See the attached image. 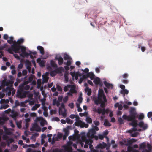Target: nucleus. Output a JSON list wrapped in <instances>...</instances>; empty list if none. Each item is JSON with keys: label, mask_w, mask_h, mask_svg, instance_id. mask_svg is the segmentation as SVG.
<instances>
[{"label": "nucleus", "mask_w": 152, "mask_h": 152, "mask_svg": "<svg viewBox=\"0 0 152 152\" xmlns=\"http://www.w3.org/2000/svg\"><path fill=\"white\" fill-rule=\"evenodd\" d=\"M24 40L23 38L19 39L17 42L15 41V42L12 45L11 48L8 49L7 51L11 54H13V51L15 53H19L20 50L21 49L22 53L20 54V56L22 57H24L23 55H28L29 54L26 52V48L23 46L20 45L24 42Z\"/></svg>", "instance_id": "nucleus-1"}, {"label": "nucleus", "mask_w": 152, "mask_h": 152, "mask_svg": "<svg viewBox=\"0 0 152 152\" xmlns=\"http://www.w3.org/2000/svg\"><path fill=\"white\" fill-rule=\"evenodd\" d=\"M96 133V132L94 129H92L90 130L87 134V137L82 136L81 137V140L80 141V143L81 147L84 146L85 148H88L89 146L90 148H91L92 147V143L93 142L92 139L94 138V135Z\"/></svg>", "instance_id": "nucleus-2"}, {"label": "nucleus", "mask_w": 152, "mask_h": 152, "mask_svg": "<svg viewBox=\"0 0 152 152\" xmlns=\"http://www.w3.org/2000/svg\"><path fill=\"white\" fill-rule=\"evenodd\" d=\"M130 121H131L132 122L129 123V125L132 126L133 127H137L138 125L140 127L142 128L143 130H145L148 128L147 125L145 124L142 121H140L138 124L137 121L135 119H133Z\"/></svg>", "instance_id": "nucleus-3"}, {"label": "nucleus", "mask_w": 152, "mask_h": 152, "mask_svg": "<svg viewBox=\"0 0 152 152\" xmlns=\"http://www.w3.org/2000/svg\"><path fill=\"white\" fill-rule=\"evenodd\" d=\"M28 94L27 91L23 90L22 86H19V88L17 91L16 97L19 98H23L26 97Z\"/></svg>", "instance_id": "nucleus-4"}, {"label": "nucleus", "mask_w": 152, "mask_h": 152, "mask_svg": "<svg viewBox=\"0 0 152 152\" xmlns=\"http://www.w3.org/2000/svg\"><path fill=\"white\" fill-rule=\"evenodd\" d=\"M75 118L76 121V122L74 123L75 126H79L81 128L84 127L87 128L88 127L89 125L88 124H86L80 120V118L78 115L75 116Z\"/></svg>", "instance_id": "nucleus-5"}, {"label": "nucleus", "mask_w": 152, "mask_h": 152, "mask_svg": "<svg viewBox=\"0 0 152 152\" xmlns=\"http://www.w3.org/2000/svg\"><path fill=\"white\" fill-rule=\"evenodd\" d=\"M129 113L130 114L129 115L130 118V120H132L136 118L137 113L134 108L131 107L129 111Z\"/></svg>", "instance_id": "nucleus-6"}, {"label": "nucleus", "mask_w": 152, "mask_h": 152, "mask_svg": "<svg viewBox=\"0 0 152 152\" xmlns=\"http://www.w3.org/2000/svg\"><path fill=\"white\" fill-rule=\"evenodd\" d=\"M70 74L72 76V79H74V77H75V78L76 80H77L78 79V77H80L81 76V74L79 72H70Z\"/></svg>", "instance_id": "nucleus-7"}, {"label": "nucleus", "mask_w": 152, "mask_h": 152, "mask_svg": "<svg viewBox=\"0 0 152 152\" xmlns=\"http://www.w3.org/2000/svg\"><path fill=\"white\" fill-rule=\"evenodd\" d=\"M98 96L99 97V98H100V97H101L105 101V102L107 101L106 96L104 94V93L103 90H99Z\"/></svg>", "instance_id": "nucleus-8"}, {"label": "nucleus", "mask_w": 152, "mask_h": 152, "mask_svg": "<svg viewBox=\"0 0 152 152\" xmlns=\"http://www.w3.org/2000/svg\"><path fill=\"white\" fill-rule=\"evenodd\" d=\"M73 142H69L67 143V146H64V149L67 152H70L72 151V149L69 147V146H70L72 145Z\"/></svg>", "instance_id": "nucleus-9"}, {"label": "nucleus", "mask_w": 152, "mask_h": 152, "mask_svg": "<svg viewBox=\"0 0 152 152\" xmlns=\"http://www.w3.org/2000/svg\"><path fill=\"white\" fill-rule=\"evenodd\" d=\"M69 88H71L69 92L72 94L76 93H77V91L76 90V87L74 85H69L68 86Z\"/></svg>", "instance_id": "nucleus-10"}, {"label": "nucleus", "mask_w": 152, "mask_h": 152, "mask_svg": "<svg viewBox=\"0 0 152 152\" xmlns=\"http://www.w3.org/2000/svg\"><path fill=\"white\" fill-rule=\"evenodd\" d=\"M5 90L6 91H8V90H10L11 91V92L12 91V96H13L14 95L16 91V90L15 89H14V88L12 87V86L7 87Z\"/></svg>", "instance_id": "nucleus-11"}, {"label": "nucleus", "mask_w": 152, "mask_h": 152, "mask_svg": "<svg viewBox=\"0 0 152 152\" xmlns=\"http://www.w3.org/2000/svg\"><path fill=\"white\" fill-rule=\"evenodd\" d=\"M63 108H61V110L60 111V112H59V111H58V112H59V115H62V116L64 118H65L66 116V109H65V110H64V111H63Z\"/></svg>", "instance_id": "nucleus-12"}, {"label": "nucleus", "mask_w": 152, "mask_h": 152, "mask_svg": "<svg viewBox=\"0 0 152 152\" xmlns=\"http://www.w3.org/2000/svg\"><path fill=\"white\" fill-rule=\"evenodd\" d=\"M55 58L58 61V64L59 65H61L63 64L64 61L63 59L60 56H56Z\"/></svg>", "instance_id": "nucleus-13"}, {"label": "nucleus", "mask_w": 152, "mask_h": 152, "mask_svg": "<svg viewBox=\"0 0 152 152\" xmlns=\"http://www.w3.org/2000/svg\"><path fill=\"white\" fill-rule=\"evenodd\" d=\"M147 148H148V149H143L142 152H151V151L152 149V146L149 143H147Z\"/></svg>", "instance_id": "nucleus-14"}, {"label": "nucleus", "mask_w": 152, "mask_h": 152, "mask_svg": "<svg viewBox=\"0 0 152 152\" xmlns=\"http://www.w3.org/2000/svg\"><path fill=\"white\" fill-rule=\"evenodd\" d=\"M104 83L105 86L108 88L113 89V85L110 84L106 81L104 82Z\"/></svg>", "instance_id": "nucleus-15"}, {"label": "nucleus", "mask_w": 152, "mask_h": 152, "mask_svg": "<svg viewBox=\"0 0 152 152\" xmlns=\"http://www.w3.org/2000/svg\"><path fill=\"white\" fill-rule=\"evenodd\" d=\"M137 140V139L132 138L127 141V142L129 143L126 144V145L127 146L130 145L132 144L133 142H136Z\"/></svg>", "instance_id": "nucleus-16"}, {"label": "nucleus", "mask_w": 152, "mask_h": 152, "mask_svg": "<svg viewBox=\"0 0 152 152\" xmlns=\"http://www.w3.org/2000/svg\"><path fill=\"white\" fill-rule=\"evenodd\" d=\"M22 86L23 90V91L28 90L30 88V87L29 85H25V84H22L19 86Z\"/></svg>", "instance_id": "nucleus-17"}, {"label": "nucleus", "mask_w": 152, "mask_h": 152, "mask_svg": "<svg viewBox=\"0 0 152 152\" xmlns=\"http://www.w3.org/2000/svg\"><path fill=\"white\" fill-rule=\"evenodd\" d=\"M37 49L40 51V52L42 55L44 54V51L43 48L40 46H38L37 47Z\"/></svg>", "instance_id": "nucleus-18"}, {"label": "nucleus", "mask_w": 152, "mask_h": 152, "mask_svg": "<svg viewBox=\"0 0 152 152\" xmlns=\"http://www.w3.org/2000/svg\"><path fill=\"white\" fill-rule=\"evenodd\" d=\"M99 97L98 96V99H96V98L94 100V103L98 105L100 103L101 101H102V100L103 99L102 98L100 97V98H99Z\"/></svg>", "instance_id": "nucleus-19"}, {"label": "nucleus", "mask_w": 152, "mask_h": 152, "mask_svg": "<svg viewBox=\"0 0 152 152\" xmlns=\"http://www.w3.org/2000/svg\"><path fill=\"white\" fill-rule=\"evenodd\" d=\"M88 77H89L91 80H93L95 77V75L92 72H90L88 73Z\"/></svg>", "instance_id": "nucleus-20"}, {"label": "nucleus", "mask_w": 152, "mask_h": 152, "mask_svg": "<svg viewBox=\"0 0 152 152\" xmlns=\"http://www.w3.org/2000/svg\"><path fill=\"white\" fill-rule=\"evenodd\" d=\"M120 93L123 95V96H124L125 94H128L129 91L126 89H125L124 90H121L120 91Z\"/></svg>", "instance_id": "nucleus-21"}, {"label": "nucleus", "mask_w": 152, "mask_h": 152, "mask_svg": "<svg viewBox=\"0 0 152 152\" xmlns=\"http://www.w3.org/2000/svg\"><path fill=\"white\" fill-rule=\"evenodd\" d=\"M146 147V144L145 142H143L140 145V149H142V150L143 149H145V148Z\"/></svg>", "instance_id": "nucleus-22"}, {"label": "nucleus", "mask_w": 152, "mask_h": 152, "mask_svg": "<svg viewBox=\"0 0 152 152\" xmlns=\"http://www.w3.org/2000/svg\"><path fill=\"white\" fill-rule=\"evenodd\" d=\"M103 144L100 143L97 145V147L98 148L103 149L106 146V144L104 142H103Z\"/></svg>", "instance_id": "nucleus-23"}, {"label": "nucleus", "mask_w": 152, "mask_h": 152, "mask_svg": "<svg viewBox=\"0 0 152 152\" xmlns=\"http://www.w3.org/2000/svg\"><path fill=\"white\" fill-rule=\"evenodd\" d=\"M1 85L4 88L5 86H8V80H3L1 84Z\"/></svg>", "instance_id": "nucleus-24"}, {"label": "nucleus", "mask_w": 152, "mask_h": 152, "mask_svg": "<svg viewBox=\"0 0 152 152\" xmlns=\"http://www.w3.org/2000/svg\"><path fill=\"white\" fill-rule=\"evenodd\" d=\"M93 82L96 85H97L100 84L101 80L99 78L97 77L94 80Z\"/></svg>", "instance_id": "nucleus-25"}, {"label": "nucleus", "mask_w": 152, "mask_h": 152, "mask_svg": "<svg viewBox=\"0 0 152 152\" xmlns=\"http://www.w3.org/2000/svg\"><path fill=\"white\" fill-rule=\"evenodd\" d=\"M85 91L87 92V95L88 96H90L91 93V89L89 88L88 87H87L85 89Z\"/></svg>", "instance_id": "nucleus-26"}, {"label": "nucleus", "mask_w": 152, "mask_h": 152, "mask_svg": "<svg viewBox=\"0 0 152 152\" xmlns=\"http://www.w3.org/2000/svg\"><path fill=\"white\" fill-rule=\"evenodd\" d=\"M14 141V140L13 139L10 138L7 140L6 141V142L7 145L9 146L10 144L11 143L13 142Z\"/></svg>", "instance_id": "nucleus-27"}, {"label": "nucleus", "mask_w": 152, "mask_h": 152, "mask_svg": "<svg viewBox=\"0 0 152 152\" xmlns=\"http://www.w3.org/2000/svg\"><path fill=\"white\" fill-rule=\"evenodd\" d=\"M56 68L55 69V70L56 72L57 73H60L61 72L62 70H63V68L62 67H59L58 68Z\"/></svg>", "instance_id": "nucleus-28"}, {"label": "nucleus", "mask_w": 152, "mask_h": 152, "mask_svg": "<svg viewBox=\"0 0 152 152\" xmlns=\"http://www.w3.org/2000/svg\"><path fill=\"white\" fill-rule=\"evenodd\" d=\"M68 74L67 72H65L64 75V77L66 83H67L69 81V78L68 76Z\"/></svg>", "instance_id": "nucleus-29"}, {"label": "nucleus", "mask_w": 152, "mask_h": 152, "mask_svg": "<svg viewBox=\"0 0 152 152\" xmlns=\"http://www.w3.org/2000/svg\"><path fill=\"white\" fill-rule=\"evenodd\" d=\"M9 107V105L7 104H3L1 105L0 107V109H6Z\"/></svg>", "instance_id": "nucleus-30"}, {"label": "nucleus", "mask_w": 152, "mask_h": 152, "mask_svg": "<svg viewBox=\"0 0 152 152\" xmlns=\"http://www.w3.org/2000/svg\"><path fill=\"white\" fill-rule=\"evenodd\" d=\"M66 121L67 123L70 124H72L73 122V121L70 119L68 117L66 118Z\"/></svg>", "instance_id": "nucleus-31"}, {"label": "nucleus", "mask_w": 152, "mask_h": 152, "mask_svg": "<svg viewBox=\"0 0 152 152\" xmlns=\"http://www.w3.org/2000/svg\"><path fill=\"white\" fill-rule=\"evenodd\" d=\"M64 134L66 135V136H68L69 134V129L68 128H64Z\"/></svg>", "instance_id": "nucleus-32"}, {"label": "nucleus", "mask_w": 152, "mask_h": 152, "mask_svg": "<svg viewBox=\"0 0 152 152\" xmlns=\"http://www.w3.org/2000/svg\"><path fill=\"white\" fill-rule=\"evenodd\" d=\"M104 125L105 126H111V124L108 121L106 120L104 123Z\"/></svg>", "instance_id": "nucleus-33"}, {"label": "nucleus", "mask_w": 152, "mask_h": 152, "mask_svg": "<svg viewBox=\"0 0 152 152\" xmlns=\"http://www.w3.org/2000/svg\"><path fill=\"white\" fill-rule=\"evenodd\" d=\"M122 118L124 120H126L128 121H130V118L129 116V115L127 116L126 115H124L122 116Z\"/></svg>", "instance_id": "nucleus-34"}, {"label": "nucleus", "mask_w": 152, "mask_h": 152, "mask_svg": "<svg viewBox=\"0 0 152 152\" xmlns=\"http://www.w3.org/2000/svg\"><path fill=\"white\" fill-rule=\"evenodd\" d=\"M33 129H31V131H33L34 130H36V129L38 127V126L37 124H35L33 126Z\"/></svg>", "instance_id": "nucleus-35"}, {"label": "nucleus", "mask_w": 152, "mask_h": 152, "mask_svg": "<svg viewBox=\"0 0 152 152\" xmlns=\"http://www.w3.org/2000/svg\"><path fill=\"white\" fill-rule=\"evenodd\" d=\"M86 121L89 124H91L92 122V119L89 117H87L86 118Z\"/></svg>", "instance_id": "nucleus-36"}, {"label": "nucleus", "mask_w": 152, "mask_h": 152, "mask_svg": "<svg viewBox=\"0 0 152 152\" xmlns=\"http://www.w3.org/2000/svg\"><path fill=\"white\" fill-rule=\"evenodd\" d=\"M107 101L105 102V101L104 100H103L102 99V101L100 103H101L100 104V107L103 108H104L105 106V102H106Z\"/></svg>", "instance_id": "nucleus-37"}, {"label": "nucleus", "mask_w": 152, "mask_h": 152, "mask_svg": "<svg viewBox=\"0 0 152 152\" xmlns=\"http://www.w3.org/2000/svg\"><path fill=\"white\" fill-rule=\"evenodd\" d=\"M70 57L68 55L65 54L64 55V59L65 60L70 59Z\"/></svg>", "instance_id": "nucleus-38"}, {"label": "nucleus", "mask_w": 152, "mask_h": 152, "mask_svg": "<svg viewBox=\"0 0 152 152\" xmlns=\"http://www.w3.org/2000/svg\"><path fill=\"white\" fill-rule=\"evenodd\" d=\"M57 74V73L55 70L50 72V75L52 77L55 76Z\"/></svg>", "instance_id": "nucleus-39"}, {"label": "nucleus", "mask_w": 152, "mask_h": 152, "mask_svg": "<svg viewBox=\"0 0 152 152\" xmlns=\"http://www.w3.org/2000/svg\"><path fill=\"white\" fill-rule=\"evenodd\" d=\"M29 55H23V56H24V57H27L28 56H29L30 54H33L34 55H35L37 53L36 52H32L31 51H30L29 53H28Z\"/></svg>", "instance_id": "nucleus-40"}, {"label": "nucleus", "mask_w": 152, "mask_h": 152, "mask_svg": "<svg viewBox=\"0 0 152 152\" xmlns=\"http://www.w3.org/2000/svg\"><path fill=\"white\" fill-rule=\"evenodd\" d=\"M20 102L18 100H16L15 102V105L13 107L14 108L20 105Z\"/></svg>", "instance_id": "nucleus-41"}, {"label": "nucleus", "mask_w": 152, "mask_h": 152, "mask_svg": "<svg viewBox=\"0 0 152 152\" xmlns=\"http://www.w3.org/2000/svg\"><path fill=\"white\" fill-rule=\"evenodd\" d=\"M82 100L83 98L82 97V94H81L79 96L77 101L80 103H81L82 102Z\"/></svg>", "instance_id": "nucleus-42"}, {"label": "nucleus", "mask_w": 152, "mask_h": 152, "mask_svg": "<svg viewBox=\"0 0 152 152\" xmlns=\"http://www.w3.org/2000/svg\"><path fill=\"white\" fill-rule=\"evenodd\" d=\"M59 112L60 111L61 108H63L64 110L66 109L65 108V106L64 104V103H62L61 104V107H59Z\"/></svg>", "instance_id": "nucleus-43"}, {"label": "nucleus", "mask_w": 152, "mask_h": 152, "mask_svg": "<svg viewBox=\"0 0 152 152\" xmlns=\"http://www.w3.org/2000/svg\"><path fill=\"white\" fill-rule=\"evenodd\" d=\"M51 66L54 68H57L58 67L57 64L53 62H51Z\"/></svg>", "instance_id": "nucleus-44"}, {"label": "nucleus", "mask_w": 152, "mask_h": 152, "mask_svg": "<svg viewBox=\"0 0 152 152\" xmlns=\"http://www.w3.org/2000/svg\"><path fill=\"white\" fill-rule=\"evenodd\" d=\"M16 125L17 127L19 129H20L21 127V122H16Z\"/></svg>", "instance_id": "nucleus-45"}, {"label": "nucleus", "mask_w": 152, "mask_h": 152, "mask_svg": "<svg viewBox=\"0 0 152 152\" xmlns=\"http://www.w3.org/2000/svg\"><path fill=\"white\" fill-rule=\"evenodd\" d=\"M144 118V115L142 113H140L139 117L138 119L139 120L142 119Z\"/></svg>", "instance_id": "nucleus-46"}, {"label": "nucleus", "mask_w": 152, "mask_h": 152, "mask_svg": "<svg viewBox=\"0 0 152 152\" xmlns=\"http://www.w3.org/2000/svg\"><path fill=\"white\" fill-rule=\"evenodd\" d=\"M56 88H57L58 90L59 91H62V89L60 86L59 85H56Z\"/></svg>", "instance_id": "nucleus-47"}, {"label": "nucleus", "mask_w": 152, "mask_h": 152, "mask_svg": "<svg viewBox=\"0 0 152 152\" xmlns=\"http://www.w3.org/2000/svg\"><path fill=\"white\" fill-rule=\"evenodd\" d=\"M68 100V96H65L63 99V101L64 103H65Z\"/></svg>", "instance_id": "nucleus-48"}, {"label": "nucleus", "mask_w": 152, "mask_h": 152, "mask_svg": "<svg viewBox=\"0 0 152 152\" xmlns=\"http://www.w3.org/2000/svg\"><path fill=\"white\" fill-rule=\"evenodd\" d=\"M137 135H138V133L137 132H136V133H134L132 134L131 136L132 137H137Z\"/></svg>", "instance_id": "nucleus-49"}, {"label": "nucleus", "mask_w": 152, "mask_h": 152, "mask_svg": "<svg viewBox=\"0 0 152 152\" xmlns=\"http://www.w3.org/2000/svg\"><path fill=\"white\" fill-rule=\"evenodd\" d=\"M118 121L120 123V124H122L124 123L123 120L121 117H120L118 119Z\"/></svg>", "instance_id": "nucleus-50"}, {"label": "nucleus", "mask_w": 152, "mask_h": 152, "mask_svg": "<svg viewBox=\"0 0 152 152\" xmlns=\"http://www.w3.org/2000/svg\"><path fill=\"white\" fill-rule=\"evenodd\" d=\"M94 124L96 126H98L99 125V122L98 121H94Z\"/></svg>", "instance_id": "nucleus-51"}, {"label": "nucleus", "mask_w": 152, "mask_h": 152, "mask_svg": "<svg viewBox=\"0 0 152 152\" xmlns=\"http://www.w3.org/2000/svg\"><path fill=\"white\" fill-rule=\"evenodd\" d=\"M60 151H61V150H59V149L58 148H56L53 149L52 152H60Z\"/></svg>", "instance_id": "nucleus-52"}, {"label": "nucleus", "mask_w": 152, "mask_h": 152, "mask_svg": "<svg viewBox=\"0 0 152 152\" xmlns=\"http://www.w3.org/2000/svg\"><path fill=\"white\" fill-rule=\"evenodd\" d=\"M42 102V106L45 105V99H42L41 100Z\"/></svg>", "instance_id": "nucleus-53"}, {"label": "nucleus", "mask_w": 152, "mask_h": 152, "mask_svg": "<svg viewBox=\"0 0 152 152\" xmlns=\"http://www.w3.org/2000/svg\"><path fill=\"white\" fill-rule=\"evenodd\" d=\"M13 56H14V57L15 58H17V59H18V60L20 59V58L17 54H14L13 53Z\"/></svg>", "instance_id": "nucleus-54"}, {"label": "nucleus", "mask_w": 152, "mask_h": 152, "mask_svg": "<svg viewBox=\"0 0 152 152\" xmlns=\"http://www.w3.org/2000/svg\"><path fill=\"white\" fill-rule=\"evenodd\" d=\"M68 106L71 109L74 108V104L73 103H70L68 104Z\"/></svg>", "instance_id": "nucleus-55"}, {"label": "nucleus", "mask_w": 152, "mask_h": 152, "mask_svg": "<svg viewBox=\"0 0 152 152\" xmlns=\"http://www.w3.org/2000/svg\"><path fill=\"white\" fill-rule=\"evenodd\" d=\"M4 131L5 132V133L7 134V135H9L10 134V132L7 130V129H6V128L5 129H4Z\"/></svg>", "instance_id": "nucleus-56"}, {"label": "nucleus", "mask_w": 152, "mask_h": 152, "mask_svg": "<svg viewBox=\"0 0 152 152\" xmlns=\"http://www.w3.org/2000/svg\"><path fill=\"white\" fill-rule=\"evenodd\" d=\"M69 85V84L67 85L66 86L64 87V91L65 92H66L68 91V88H69L68 86V85Z\"/></svg>", "instance_id": "nucleus-57"}, {"label": "nucleus", "mask_w": 152, "mask_h": 152, "mask_svg": "<svg viewBox=\"0 0 152 152\" xmlns=\"http://www.w3.org/2000/svg\"><path fill=\"white\" fill-rule=\"evenodd\" d=\"M108 134V132L107 130H106L105 132L103 133V135L104 136H107Z\"/></svg>", "instance_id": "nucleus-58"}, {"label": "nucleus", "mask_w": 152, "mask_h": 152, "mask_svg": "<svg viewBox=\"0 0 152 152\" xmlns=\"http://www.w3.org/2000/svg\"><path fill=\"white\" fill-rule=\"evenodd\" d=\"M27 71L26 70H24L22 71L23 75L25 76L27 75Z\"/></svg>", "instance_id": "nucleus-59"}, {"label": "nucleus", "mask_w": 152, "mask_h": 152, "mask_svg": "<svg viewBox=\"0 0 152 152\" xmlns=\"http://www.w3.org/2000/svg\"><path fill=\"white\" fill-rule=\"evenodd\" d=\"M17 116V115L16 113H14L12 115V117L13 118V119L15 120H16V118Z\"/></svg>", "instance_id": "nucleus-60"}, {"label": "nucleus", "mask_w": 152, "mask_h": 152, "mask_svg": "<svg viewBox=\"0 0 152 152\" xmlns=\"http://www.w3.org/2000/svg\"><path fill=\"white\" fill-rule=\"evenodd\" d=\"M87 114V113H80L79 115L81 117L84 116H85Z\"/></svg>", "instance_id": "nucleus-61"}, {"label": "nucleus", "mask_w": 152, "mask_h": 152, "mask_svg": "<svg viewBox=\"0 0 152 152\" xmlns=\"http://www.w3.org/2000/svg\"><path fill=\"white\" fill-rule=\"evenodd\" d=\"M2 138L4 140H7V139L8 138V137L6 135H4L3 136Z\"/></svg>", "instance_id": "nucleus-62"}, {"label": "nucleus", "mask_w": 152, "mask_h": 152, "mask_svg": "<svg viewBox=\"0 0 152 152\" xmlns=\"http://www.w3.org/2000/svg\"><path fill=\"white\" fill-rule=\"evenodd\" d=\"M53 119L56 121H60L59 118L58 117H54Z\"/></svg>", "instance_id": "nucleus-63"}, {"label": "nucleus", "mask_w": 152, "mask_h": 152, "mask_svg": "<svg viewBox=\"0 0 152 152\" xmlns=\"http://www.w3.org/2000/svg\"><path fill=\"white\" fill-rule=\"evenodd\" d=\"M128 75L127 73H126L122 75L123 78H127L128 77Z\"/></svg>", "instance_id": "nucleus-64"}]
</instances>
